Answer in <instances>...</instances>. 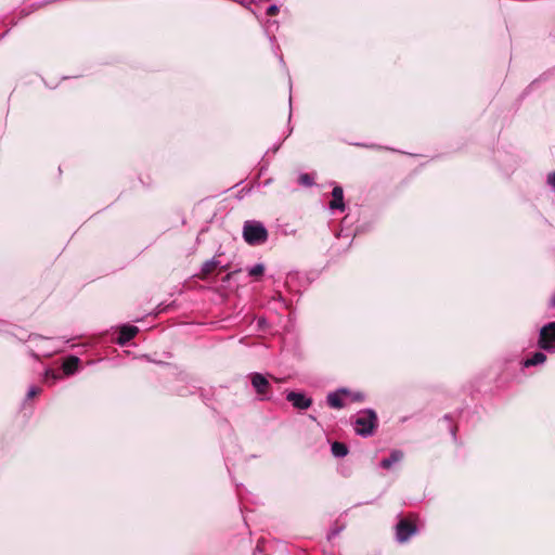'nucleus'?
Segmentation results:
<instances>
[{
    "label": "nucleus",
    "instance_id": "f257e3e1",
    "mask_svg": "<svg viewBox=\"0 0 555 555\" xmlns=\"http://www.w3.org/2000/svg\"><path fill=\"white\" fill-rule=\"evenodd\" d=\"M243 237L251 246L261 245L268 240V231L260 221L248 220L243 227Z\"/></svg>",
    "mask_w": 555,
    "mask_h": 555
},
{
    "label": "nucleus",
    "instance_id": "f03ea898",
    "mask_svg": "<svg viewBox=\"0 0 555 555\" xmlns=\"http://www.w3.org/2000/svg\"><path fill=\"white\" fill-rule=\"evenodd\" d=\"M377 425V416L372 410L359 412L353 422L354 430L361 436H371Z\"/></svg>",
    "mask_w": 555,
    "mask_h": 555
},
{
    "label": "nucleus",
    "instance_id": "7ed1b4c3",
    "mask_svg": "<svg viewBox=\"0 0 555 555\" xmlns=\"http://www.w3.org/2000/svg\"><path fill=\"white\" fill-rule=\"evenodd\" d=\"M417 531L416 516L401 518L396 526V538L400 543L406 542Z\"/></svg>",
    "mask_w": 555,
    "mask_h": 555
},
{
    "label": "nucleus",
    "instance_id": "20e7f679",
    "mask_svg": "<svg viewBox=\"0 0 555 555\" xmlns=\"http://www.w3.org/2000/svg\"><path fill=\"white\" fill-rule=\"evenodd\" d=\"M250 383L259 396L260 400L270 399L271 386L269 380L261 373H253L250 374Z\"/></svg>",
    "mask_w": 555,
    "mask_h": 555
},
{
    "label": "nucleus",
    "instance_id": "39448f33",
    "mask_svg": "<svg viewBox=\"0 0 555 555\" xmlns=\"http://www.w3.org/2000/svg\"><path fill=\"white\" fill-rule=\"evenodd\" d=\"M539 347L546 351H555V323H548L541 328Z\"/></svg>",
    "mask_w": 555,
    "mask_h": 555
},
{
    "label": "nucleus",
    "instance_id": "423d86ee",
    "mask_svg": "<svg viewBox=\"0 0 555 555\" xmlns=\"http://www.w3.org/2000/svg\"><path fill=\"white\" fill-rule=\"evenodd\" d=\"M221 254L216 255L211 259L205 261L201 269L202 278H206L215 269L219 268L220 270L227 271L230 269L229 262H223L221 259Z\"/></svg>",
    "mask_w": 555,
    "mask_h": 555
},
{
    "label": "nucleus",
    "instance_id": "0eeeda50",
    "mask_svg": "<svg viewBox=\"0 0 555 555\" xmlns=\"http://www.w3.org/2000/svg\"><path fill=\"white\" fill-rule=\"evenodd\" d=\"M139 333V328L135 325H121L118 328V337L116 338V343L120 346H125L128 344L135 335Z\"/></svg>",
    "mask_w": 555,
    "mask_h": 555
},
{
    "label": "nucleus",
    "instance_id": "6e6552de",
    "mask_svg": "<svg viewBox=\"0 0 555 555\" xmlns=\"http://www.w3.org/2000/svg\"><path fill=\"white\" fill-rule=\"evenodd\" d=\"M350 393L347 390H338L335 392H331L327 396V403L331 408L341 409L346 405L347 400L349 399Z\"/></svg>",
    "mask_w": 555,
    "mask_h": 555
},
{
    "label": "nucleus",
    "instance_id": "1a4fd4ad",
    "mask_svg": "<svg viewBox=\"0 0 555 555\" xmlns=\"http://www.w3.org/2000/svg\"><path fill=\"white\" fill-rule=\"evenodd\" d=\"M286 399L287 401H289L295 408L299 409V410H306L308 409L311 403H312V400L308 397H306L305 395L302 393H299V392H295V391H291L287 393L286 396Z\"/></svg>",
    "mask_w": 555,
    "mask_h": 555
},
{
    "label": "nucleus",
    "instance_id": "9d476101",
    "mask_svg": "<svg viewBox=\"0 0 555 555\" xmlns=\"http://www.w3.org/2000/svg\"><path fill=\"white\" fill-rule=\"evenodd\" d=\"M333 199L330 202V209L331 210H340L344 211L346 206L344 202V190L341 186L336 185L333 188L332 191Z\"/></svg>",
    "mask_w": 555,
    "mask_h": 555
},
{
    "label": "nucleus",
    "instance_id": "9b49d317",
    "mask_svg": "<svg viewBox=\"0 0 555 555\" xmlns=\"http://www.w3.org/2000/svg\"><path fill=\"white\" fill-rule=\"evenodd\" d=\"M403 459V453L400 450H393L389 457L380 461V466L384 469H390L393 464L400 462Z\"/></svg>",
    "mask_w": 555,
    "mask_h": 555
},
{
    "label": "nucleus",
    "instance_id": "f8f14e48",
    "mask_svg": "<svg viewBox=\"0 0 555 555\" xmlns=\"http://www.w3.org/2000/svg\"><path fill=\"white\" fill-rule=\"evenodd\" d=\"M546 360V356L543 352H534L532 357L526 359L524 361V366L529 367L538 364L544 363Z\"/></svg>",
    "mask_w": 555,
    "mask_h": 555
},
{
    "label": "nucleus",
    "instance_id": "ddd939ff",
    "mask_svg": "<svg viewBox=\"0 0 555 555\" xmlns=\"http://www.w3.org/2000/svg\"><path fill=\"white\" fill-rule=\"evenodd\" d=\"M78 358L69 357L63 363V370L66 374H73L78 366Z\"/></svg>",
    "mask_w": 555,
    "mask_h": 555
},
{
    "label": "nucleus",
    "instance_id": "4468645a",
    "mask_svg": "<svg viewBox=\"0 0 555 555\" xmlns=\"http://www.w3.org/2000/svg\"><path fill=\"white\" fill-rule=\"evenodd\" d=\"M331 449H332L333 455L336 457H343V456L347 455V453H348V448L343 442L335 441L334 443H332Z\"/></svg>",
    "mask_w": 555,
    "mask_h": 555
},
{
    "label": "nucleus",
    "instance_id": "2eb2a0df",
    "mask_svg": "<svg viewBox=\"0 0 555 555\" xmlns=\"http://www.w3.org/2000/svg\"><path fill=\"white\" fill-rule=\"evenodd\" d=\"M264 272L263 263H256L255 266L248 268V275L251 278H259Z\"/></svg>",
    "mask_w": 555,
    "mask_h": 555
},
{
    "label": "nucleus",
    "instance_id": "dca6fc26",
    "mask_svg": "<svg viewBox=\"0 0 555 555\" xmlns=\"http://www.w3.org/2000/svg\"><path fill=\"white\" fill-rule=\"evenodd\" d=\"M278 299L273 298V300H278L281 304L280 309H292V300L284 298L281 293H278ZM275 309H279V307Z\"/></svg>",
    "mask_w": 555,
    "mask_h": 555
},
{
    "label": "nucleus",
    "instance_id": "f3484780",
    "mask_svg": "<svg viewBox=\"0 0 555 555\" xmlns=\"http://www.w3.org/2000/svg\"><path fill=\"white\" fill-rule=\"evenodd\" d=\"M299 183L301 185H305V186H311V185H313L314 182H313V179H312V177L310 175L301 173L299 176Z\"/></svg>",
    "mask_w": 555,
    "mask_h": 555
},
{
    "label": "nucleus",
    "instance_id": "a211bd4d",
    "mask_svg": "<svg viewBox=\"0 0 555 555\" xmlns=\"http://www.w3.org/2000/svg\"><path fill=\"white\" fill-rule=\"evenodd\" d=\"M40 388L39 387H36V386H31L29 387L28 391H27V398L28 399H31L34 397H36L37 395L40 393Z\"/></svg>",
    "mask_w": 555,
    "mask_h": 555
},
{
    "label": "nucleus",
    "instance_id": "6ab92c4d",
    "mask_svg": "<svg viewBox=\"0 0 555 555\" xmlns=\"http://www.w3.org/2000/svg\"><path fill=\"white\" fill-rule=\"evenodd\" d=\"M279 12V7L276 4H271L267 9V15H275Z\"/></svg>",
    "mask_w": 555,
    "mask_h": 555
},
{
    "label": "nucleus",
    "instance_id": "aec40b11",
    "mask_svg": "<svg viewBox=\"0 0 555 555\" xmlns=\"http://www.w3.org/2000/svg\"><path fill=\"white\" fill-rule=\"evenodd\" d=\"M547 183L555 190V171L547 176Z\"/></svg>",
    "mask_w": 555,
    "mask_h": 555
},
{
    "label": "nucleus",
    "instance_id": "412c9836",
    "mask_svg": "<svg viewBox=\"0 0 555 555\" xmlns=\"http://www.w3.org/2000/svg\"><path fill=\"white\" fill-rule=\"evenodd\" d=\"M240 271H241V270H234V271H232V272H229V273H228V274L222 279V282H223V283H228V282L232 279V276H233L234 274L238 273Z\"/></svg>",
    "mask_w": 555,
    "mask_h": 555
},
{
    "label": "nucleus",
    "instance_id": "4be33fe9",
    "mask_svg": "<svg viewBox=\"0 0 555 555\" xmlns=\"http://www.w3.org/2000/svg\"><path fill=\"white\" fill-rule=\"evenodd\" d=\"M237 2H238L240 4H242L243 7H246V8H247V7H248V4H249L251 1H250V0H237Z\"/></svg>",
    "mask_w": 555,
    "mask_h": 555
},
{
    "label": "nucleus",
    "instance_id": "5701e85b",
    "mask_svg": "<svg viewBox=\"0 0 555 555\" xmlns=\"http://www.w3.org/2000/svg\"><path fill=\"white\" fill-rule=\"evenodd\" d=\"M548 306H550V308H553V309L555 308V295H553V296L551 297V299H550V305H548Z\"/></svg>",
    "mask_w": 555,
    "mask_h": 555
},
{
    "label": "nucleus",
    "instance_id": "b1692460",
    "mask_svg": "<svg viewBox=\"0 0 555 555\" xmlns=\"http://www.w3.org/2000/svg\"><path fill=\"white\" fill-rule=\"evenodd\" d=\"M361 399H362L361 395H356L351 400H361Z\"/></svg>",
    "mask_w": 555,
    "mask_h": 555
},
{
    "label": "nucleus",
    "instance_id": "393cba45",
    "mask_svg": "<svg viewBox=\"0 0 555 555\" xmlns=\"http://www.w3.org/2000/svg\"><path fill=\"white\" fill-rule=\"evenodd\" d=\"M294 276L293 275H288L287 279H286V284L288 285L291 283V280L293 279Z\"/></svg>",
    "mask_w": 555,
    "mask_h": 555
},
{
    "label": "nucleus",
    "instance_id": "a878e982",
    "mask_svg": "<svg viewBox=\"0 0 555 555\" xmlns=\"http://www.w3.org/2000/svg\"><path fill=\"white\" fill-rule=\"evenodd\" d=\"M288 102H289V106H291L292 105V96H289Z\"/></svg>",
    "mask_w": 555,
    "mask_h": 555
}]
</instances>
